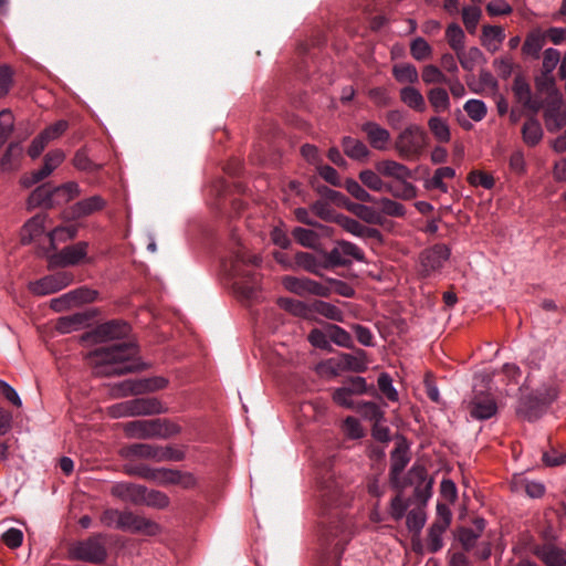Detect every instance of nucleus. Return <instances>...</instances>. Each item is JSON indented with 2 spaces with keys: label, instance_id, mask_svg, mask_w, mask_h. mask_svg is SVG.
Segmentation results:
<instances>
[{
  "label": "nucleus",
  "instance_id": "1",
  "mask_svg": "<svg viewBox=\"0 0 566 566\" xmlns=\"http://www.w3.org/2000/svg\"><path fill=\"white\" fill-rule=\"evenodd\" d=\"M136 346L133 343H118L111 347H102L92 352L88 356L97 375L116 376L135 370L132 359L136 355Z\"/></svg>",
  "mask_w": 566,
  "mask_h": 566
},
{
  "label": "nucleus",
  "instance_id": "2",
  "mask_svg": "<svg viewBox=\"0 0 566 566\" xmlns=\"http://www.w3.org/2000/svg\"><path fill=\"white\" fill-rule=\"evenodd\" d=\"M375 168L382 177L391 178L396 181L395 184L387 182L388 192L392 197L401 200H411L417 197L418 189L410 182L412 171L406 165L392 159H385L377 161Z\"/></svg>",
  "mask_w": 566,
  "mask_h": 566
},
{
  "label": "nucleus",
  "instance_id": "3",
  "mask_svg": "<svg viewBox=\"0 0 566 566\" xmlns=\"http://www.w3.org/2000/svg\"><path fill=\"white\" fill-rule=\"evenodd\" d=\"M123 429L133 439H167L181 432V427L168 419L129 421L123 424Z\"/></svg>",
  "mask_w": 566,
  "mask_h": 566
},
{
  "label": "nucleus",
  "instance_id": "4",
  "mask_svg": "<svg viewBox=\"0 0 566 566\" xmlns=\"http://www.w3.org/2000/svg\"><path fill=\"white\" fill-rule=\"evenodd\" d=\"M427 134L421 126L409 124L397 136L395 149L403 159H418L427 146Z\"/></svg>",
  "mask_w": 566,
  "mask_h": 566
},
{
  "label": "nucleus",
  "instance_id": "5",
  "mask_svg": "<svg viewBox=\"0 0 566 566\" xmlns=\"http://www.w3.org/2000/svg\"><path fill=\"white\" fill-rule=\"evenodd\" d=\"M135 473L163 486L179 485L184 489H191L197 484V479L192 473L174 469L142 467Z\"/></svg>",
  "mask_w": 566,
  "mask_h": 566
},
{
  "label": "nucleus",
  "instance_id": "6",
  "mask_svg": "<svg viewBox=\"0 0 566 566\" xmlns=\"http://www.w3.org/2000/svg\"><path fill=\"white\" fill-rule=\"evenodd\" d=\"M39 255L49 261V268H64L78 264L87 255V243L78 242L73 245L65 247L60 252L46 248H39Z\"/></svg>",
  "mask_w": 566,
  "mask_h": 566
},
{
  "label": "nucleus",
  "instance_id": "7",
  "mask_svg": "<svg viewBox=\"0 0 566 566\" xmlns=\"http://www.w3.org/2000/svg\"><path fill=\"white\" fill-rule=\"evenodd\" d=\"M70 556L73 559L99 564L107 556L104 537L98 534L85 541L74 543L70 547Z\"/></svg>",
  "mask_w": 566,
  "mask_h": 566
},
{
  "label": "nucleus",
  "instance_id": "8",
  "mask_svg": "<svg viewBox=\"0 0 566 566\" xmlns=\"http://www.w3.org/2000/svg\"><path fill=\"white\" fill-rule=\"evenodd\" d=\"M450 258V249L444 244H436L420 254L419 274L422 277L434 276Z\"/></svg>",
  "mask_w": 566,
  "mask_h": 566
},
{
  "label": "nucleus",
  "instance_id": "9",
  "mask_svg": "<svg viewBox=\"0 0 566 566\" xmlns=\"http://www.w3.org/2000/svg\"><path fill=\"white\" fill-rule=\"evenodd\" d=\"M98 293L95 290L82 286L64 293L50 301V307L55 312H64L85 303H92L97 300Z\"/></svg>",
  "mask_w": 566,
  "mask_h": 566
},
{
  "label": "nucleus",
  "instance_id": "10",
  "mask_svg": "<svg viewBox=\"0 0 566 566\" xmlns=\"http://www.w3.org/2000/svg\"><path fill=\"white\" fill-rule=\"evenodd\" d=\"M74 281V276L70 272H57L51 275L41 277L40 280L29 283V290L38 296H44L56 293Z\"/></svg>",
  "mask_w": 566,
  "mask_h": 566
},
{
  "label": "nucleus",
  "instance_id": "11",
  "mask_svg": "<svg viewBox=\"0 0 566 566\" xmlns=\"http://www.w3.org/2000/svg\"><path fill=\"white\" fill-rule=\"evenodd\" d=\"M282 285L291 293L300 296H329L332 290L326 285L307 277L284 276Z\"/></svg>",
  "mask_w": 566,
  "mask_h": 566
},
{
  "label": "nucleus",
  "instance_id": "12",
  "mask_svg": "<svg viewBox=\"0 0 566 566\" xmlns=\"http://www.w3.org/2000/svg\"><path fill=\"white\" fill-rule=\"evenodd\" d=\"M81 195L78 184L74 181L66 182L62 186L55 187L53 190H45L43 187L34 190L30 197L33 200H40L41 198L48 199L50 202L48 206L66 203Z\"/></svg>",
  "mask_w": 566,
  "mask_h": 566
},
{
  "label": "nucleus",
  "instance_id": "13",
  "mask_svg": "<svg viewBox=\"0 0 566 566\" xmlns=\"http://www.w3.org/2000/svg\"><path fill=\"white\" fill-rule=\"evenodd\" d=\"M116 528L147 535H155L159 531L158 524L129 511H119Z\"/></svg>",
  "mask_w": 566,
  "mask_h": 566
},
{
  "label": "nucleus",
  "instance_id": "14",
  "mask_svg": "<svg viewBox=\"0 0 566 566\" xmlns=\"http://www.w3.org/2000/svg\"><path fill=\"white\" fill-rule=\"evenodd\" d=\"M106 206V201L98 195L77 201L70 208L62 211L61 217L65 221L88 217Z\"/></svg>",
  "mask_w": 566,
  "mask_h": 566
},
{
  "label": "nucleus",
  "instance_id": "15",
  "mask_svg": "<svg viewBox=\"0 0 566 566\" xmlns=\"http://www.w3.org/2000/svg\"><path fill=\"white\" fill-rule=\"evenodd\" d=\"M544 117L548 132H556L566 125V103L563 102L560 94H555V97L547 102Z\"/></svg>",
  "mask_w": 566,
  "mask_h": 566
},
{
  "label": "nucleus",
  "instance_id": "16",
  "mask_svg": "<svg viewBox=\"0 0 566 566\" xmlns=\"http://www.w3.org/2000/svg\"><path fill=\"white\" fill-rule=\"evenodd\" d=\"M129 326L119 321H111L98 325L94 332L93 337L98 343H106L115 339H120L127 336Z\"/></svg>",
  "mask_w": 566,
  "mask_h": 566
},
{
  "label": "nucleus",
  "instance_id": "17",
  "mask_svg": "<svg viewBox=\"0 0 566 566\" xmlns=\"http://www.w3.org/2000/svg\"><path fill=\"white\" fill-rule=\"evenodd\" d=\"M329 260L334 264H347L352 260L363 261L364 252L354 243L348 241H340L331 251Z\"/></svg>",
  "mask_w": 566,
  "mask_h": 566
},
{
  "label": "nucleus",
  "instance_id": "18",
  "mask_svg": "<svg viewBox=\"0 0 566 566\" xmlns=\"http://www.w3.org/2000/svg\"><path fill=\"white\" fill-rule=\"evenodd\" d=\"M512 90L517 101L523 104L524 107L528 108L533 113H538L542 108V102L539 99L532 98L531 86L523 76L517 75L514 78Z\"/></svg>",
  "mask_w": 566,
  "mask_h": 566
},
{
  "label": "nucleus",
  "instance_id": "19",
  "mask_svg": "<svg viewBox=\"0 0 566 566\" xmlns=\"http://www.w3.org/2000/svg\"><path fill=\"white\" fill-rule=\"evenodd\" d=\"M133 417L154 416L168 411V408L157 398H136L130 400Z\"/></svg>",
  "mask_w": 566,
  "mask_h": 566
},
{
  "label": "nucleus",
  "instance_id": "20",
  "mask_svg": "<svg viewBox=\"0 0 566 566\" xmlns=\"http://www.w3.org/2000/svg\"><path fill=\"white\" fill-rule=\"evenodd\" d=\"M46 220V214H36L29 219L20 232L22 244H29L43 237L45 232Z\"/></svg>",
  "mask_w": 566,
  "mask_h": 566
},
{
  "label": "nucleus",
  "instance_id": "21",
  "mask_svg": "<svg viewBox=\"0 0 566 566\" xmlns=\"http://www.w3.org/2000/svg\"><path fill=\"white\" fill-rule=\"evenodd\" d=\"M127 459H145L159 462V446L150 443H134L120 450Z\"/></svg>",
  "mask_w": 566,
  "mask_h": 566
},
{
  "label": "nucleus",
  "instance_id": "22",
  "mask_svg": "<svg viewBox=\"0 0 566 566\" xmlns=\"http://www.w3.org/2000/svg\"><path fill=\"white\" fill-rule=\"evenodd\" d=\"M361 130L366 134L371 147L378 150H385L390 140V133L375 122H367L361 125Z\"/></svg>",
  "mask_w": 566,
  "mask_h": 566
},
{
  "label": "nucleus",
  "instance_id": "23",
  "mask_svg": "<svg viewBox=\"0 0 566 566\" xmlns=\"http://www.w3.org/2000/svg\"><path fill=\"white\" fill-rule=\"evenodd\" d=\"M410 461L409 448L405 442L397 444L391 452L390 478L392 485H398V479Z\"/></svg>",
  "mask_w": 566,
  "mask_h": 566
},
{
  "label": "nucleus",
  "instance_id": "24",
  "mask_svg": "<svg viewBox=\"0 0 566 566\" xmlns=\"http://www.w3.org/2000/svg\"><path fill=\"white\" fill-rule=\"evenodd\" d=\"M92 316L87 312H78L57 319L55 328L62 334H69L86 327Z\"/></svg>",
  "mask_w": 566,
  "mask_h": 566
},
{
  "label": "nucleus",
  "instance_id": "25",
  "mask_svg": "<svg viewBox=\"0 0 566 566\" xmlns=\"http://www.w3.org/2000/svg\"><path fill=\"white\" fill-rule=\"evenodd\" d=\"M497 407L491 396H475L471 401L470 415L476 420H486L496 413Z\"/></svg>",
  "mask_w": 566,
  "mask_h": 566
},
{
  "label": "nucleus",
  "instance_id": "26",
  "mask_svg": "<svg viewBox=\"0 0 566 566\" xmlns=\"http://www.w3.org/2000/svg\"><path fill=\"white\" fill-rule=\"evenodd\" d=\"M260 279L256 274H239L235 273V291L245 300L256 297Z\"/></svg>",
  "mask_w": 566,
  "mask_h": 566
},
{
  "label": "nucleus",
  "instance_id": "27",
  "mask_svg": "<svg viewBox=\"0 0 566 566\" xmlns=\"http://www.w3.org/2000/svg\"><path fill=\"white\" fill-rule=\"evenodd\" d=\"M399 97L407 107L416 112L423 113L427 109L424 96L415 85L402 86L399 91Z\"/></svg>",
  "mask_w": 566,
  "mask_h": 566
},
{
  "label": "nucleus",
  "instance_id": "28",
  "mask_svg": "<svg viewBox=\"0 0 566 566\" xmlns=\"http://www.w3.org/2000/svg\"><path fill=\"white\" fill-rule=\"evenodd\" d=\"M338 358L342 364L340 368H343L344 371L363 373L368 366L366 353L364 350L343 353Z\"/></svg>",
  "mask_w": 566,
  "mask_h": 566
},
{
  "label": "nucleus",
  "instance_id": "29",
  "mask_svg": "<svg viewBox=\"0 0 566 566\" xmlns=\"http://www.w3.org/2000/svg\"><path fill=\"white\" fill-rule=\"evenodd\" d=\"M505 39L503 28L499 25H484L482 29L481 43L489 52H496Z\"/></svg>",
  "mask_w": 566,
  "mask_h": 566
},
{
  "label": "nucleus",
  "instance_id": "30",
  "mask_svg": "<svg viewBox=\"0 0 566 566\" xmlns=\"http://www.w3.org/2000/svg\"><path fill=\"white\" fill-rule=\"evenodd\" d=\"M395 80L403 86H411L419 82V73L411 63H398L392 66Z\"/></svg>",
  "mask_w": 566,
  "mask_h": 566
},
{
  "label": "nucleus",
  "instance_id": "31",
  "mask_svg": "<svg viewBox=\"0 0 566 566\" xmlns=\"http://www.w3.org/2000/svg\"><path fill=\"white\" fill-rule=\"evenodd\" d=\"M546 33L541 29L532 30L524 41L522 51L525 55L537 59L545 44Z\"/></svg>",
  "mask_w": 566,
  "mask_h": 566
},
{
  "label": "nucleus",
  "instance_id": "32",
  "mask_svg": "<svg viewBox=\"0 0 566 566\" xmlns=\"http://www.w3.org/2000/svg\"><path fill=\"white\" fill-rule=\"evenodd\" d=\"M543 136L544 132L542 125L536 118L531 117L524 123L522 127V137L523 142L527 146H536L543 139Z\"/></svg>",
  "mask_w": 566,
  "mask_h": 566
},
{
  "label": "nucleus",
  "instance_id": "33",
  "mask_svg": "<svg viewBox=\"0 0 566 566\" xmlns=\"http://www.w3.org/2000/svg\"><path fill=\"white\" fill-rule=\"evenodd\" d=\"M76 233L77 227L74 224L56 227L46 234L49 245L45 248L55 251L59 242H65L73 239Z\"/></svg>",
  "mask_w": 566,
  "mask_h": 566
},
{
  "label": "nucleus",
  "instance_id": "34",
  "mask_svg": "<svg viewBox=\"0 0 566 566\" xmlns=\"http://www.w3.org/2000/svg\"><path fill=\"white\" fill-rule=\"evenodd\" d=\"M427 97L436 113H444L450 109V96L446 88L432 87L428 91Z\"/></svg>",
  "mask_w": 566,
  "mask_h": 566
},
{
  "label": "nucleus",
  "instance_id": "35",
  "mask_svg": "<svg viewBox=\"0 0 566 566\" xmlns=\"http://www.w3.org/2000/svg\"><path fill=\"white\" fill-rule=\"evenodd\" d=\"M336 220L344 230L356 237H374L379 233L378 230L367 228L357 220L346 216H339Z\"/></svg>",
  "mask_w": 566,
  "mask_h": 566
},
{
  "label": "nucleus",
  "instance_id": "36",
  "mask_svg": "<svg viewBox=\"0 0 566 566\" xmlns=\"http://www.w3.org/2000/svg\"><path fill=\"white\" fill-rule=\"evenodd\" d=\"M455 54L461 66L467 71H473L483 60V53L476 46L469 48L468 50L463 48Z\"/></svg>",
  "mask_w": 566,
  "mask_h": 566
},
{
  "label": "nucleus",
  "instance_id": "37",
  "mask_svg": "<svg viewBox=\"0 0 566 566\" xmlns=\"http://www.w3.org/2000/svg\"><path fill=\"white\" fill-rule=\"evenodd\" d=\"M142 485L130 483H117L112 488V494L123 501L140 503L139 492Z\"/></svg>",
  "mask_w": 566,
  "mask_h": 566
},
{
  "label": "nucleus",
  "instance_id": "38",
  "mask_svg": "<svg viewBox=\"0 0 566 566\" xmlns=\"http://www.w3.org/2000/svg\"><path fill=\"white\" fill-rule=\"evenodd\" d=\"M139 497L140 503H144L148 506L165 509L169 505V497L164 492L157 490H148L142 486Z\"/></svg>",
  "mask_w": 566,
  "mask_h": 566
},
{
  "label": "nucleus",
  "instance_id": "39",
  "mask_svg": "<svg viewBox=\"0 0 566 566\" xmlns=\"http://www.w3.org/2000/svg\"><path fill=\"white\" fill-rule=\"evenodd\" d=\"M536 554L547 566H566L564 552L551 545L538 548Z\"/></svg>",
  "mask_w": 566,
  "mask_h": 566
},
{
  "label": "nucleus",
  "instance_id": "40",
  "mask_svg": "<svg viewBox=\"0 0 566 566\" xmlns=\"http://www.w3.org/2000/svg\"><path fill=\"white\" fill-rule=\"evenodd\" d=\"M382 175L379 174L376 169H365L359 172V179L364 186L369 188L373 191H386L388 192L387 182L382 180Z\"/></svg>",
  "mask_w": 566,
  "mask_h": 566
},
{
  "label": "nucleus",
  "instance_id": "41",
  "mask_svg": "<svg viewBox=\"0 0 566 566\" xmlns=\"http://www.w3.org/2000/svg\"><path fill=\"white\" fill-rule=\"evenodd\" d=\"M343 148L345 154L355 160L365 159L369 155L367 146L363 142L352 137H344Z\"/></svg>",
  "mask_w": 566,
  "mask_h": 566
},
{
  "label": "nucleus",
  "instance_id": "42",
  "mask_svg": "<svg viewBox=\"0 0 566 566\" xmlns=\"http://www.w3.org/2000/svg\"><path fill=\"white\" fill-rule=\"evenodd\" d=\"M428 126L434 138L440 143H449L451 139L450 127L446 119L439 116H432L428 120Z\"/></svg>",
  "mask_w": 566,
  "mask_h": 566
},
{
  "label": "nucleus",
  "instance_id": "43",
  "mask_svg": "<svg viewBox=\"0 0 566 566\" xmlns=\"http://www.w3.org/2000/svg\"><path fill=\"white\" fill-rule=\"evenodd\" d=\"M373 203L378 206L381 213L389 217H403L406 214V208L398 201H395L387 197L374 198Z\"/></svg>",
  "mask_w": 566,
  "mask_h": 566
},
{
  "label": "nucleus",
  "instance_id": "44",
  "mask_svg": "<svg viewBox=\"0 0 566 566\" xmlns=\"http://www.w3.org/2000/svg\"><path fill=\"white\" fill-rule=\"evenodd\" d=\"M455 171L451 167H440L438 168L432 178L426 182V188L428 189H439L442 192L448 191V186L443 182L444 178H453Z\"/></svg>",
  "mask_w": 566,
  "mask_h": 566
},
{
  "label": "nucleus",
  "instance_id": "45",
  "mask_svg": "<svg viewBox=\"0 0 566 566\" xmlns=\"http://www.w3.org/2000/svg\"><path fill=\"white\" fill-rule=\"evenodd\" d=\"M292 234L301 245L306 248H316L319 242V235H323L321 231L318 233L315 230L301 227L295 228Z\"/></svg>",
  "mask_w": 566,
  "mask_h": 566
},
{
  "label": "nucleus",
  "instance_id": "46",
  "mask_svg": "<svg viewBox=\"0 0 566 566\" xmlns=\"http://www.w3.org/2000/svg\"><path fill=\"white\" fill-rule=\"evenodd\" d=\"M446 36L450 48L457 53L464 48L465 43V34L461 27L457 23H451L448 25L446 31Z\"/></svg>",
  "mask_w": 566,
  "mask_h": 566
},
{
  "label": "nucleus",
  "instance_id": "47",
  "mask_svg": "<svg viewBox=\"0 0 566 566\" xmlns=\"http://www.w3.org/2000/svg\"><path fill=\"white\" fill-rule=\"evenodd\" d=\"M313 310L321 314L322 316L335 321V322H343L344 321V313L340 308L335 306L334 304L324 302V301H315L313 303Z\"/></svg>",
  "mask_w": 566,
  "mask_h": 566
},
{
  "label": "nucleus",
  "instance_id": "48",
  "mask_svg": "<svg viewBox=\"0 0 566 566\" xmlns=\"http://www.w3.org/2000/svg\"><path fill=\"white\" fill-rule=\"evenodd\" d=\"M463 109L468 114V116L474 120V122H481L488 113V107L482 99L478 98H471L468 99L464 105Z\"/></svg>",
  "mask_w": 566,
  "mask_h": 566
},
{
  "label": "nucleus",
  "instance_id": "49",
  "mask_svg": "<svg viewBox=\"0 0 566 566\" xmlns=\"http://www.w3.org/2000/svg\"><path fill=\"white\" fill-rule=\"evenodd\" d=\"M446 523H433L428 533V546L431 552L436 553L443 546L442 535L447 531Z\"/></svg>",
  "mask_w": 566,
  "mask_h": 566
},
{
  "label": "nucleus",
  "instance_id": "50",
  "mask_svg": "<svg viewBox=\"0 0 566 566\" xmlns=\"http://www.w3.org/2000/svg\"><path fill=\"white\" fill-rule=\"evenodd\" d=\"M535 84L539 93L547 94L548 99L555 97V94H559L555 87V80L551 72L542 71V74L536 77Z\"/></svg>",
  "mask_w": 566,
  "mask_h": 566
},
{
  "label": "nucleus",
  "instance_id": "51",
  "mask_svg": "<svg viewBox=\"0 0 566 566\" xmlns=\"http://www.w3.org/2000/svg\"><path fill=\"white\" fill-rule=\"evenodd\" d=\"M111 395L114 398H123L129 395H142L139 391L138 380H124L115 384L111 388Z\"/></svg>",
  "mask_w": 566,
  "mask_h": 566
},
{
  "label": "nucleus",
  "instance_id": "52",
  "mask_svg": "<svg viewBox=\"0 0 566 566\" xmlns=\"http://www.w3.org/2000/svg\"><path fill=\"white\" fill-rule=\"evenodd\" d=\"M327 332L329 335V342H333L337 346L350 348L353 346V339L348 332L337 325H328Z\"/></svg>",
  "mask_w": 566,
  "mask_h": 566
},
{
  "label": "nucleus",
  "instance_id": "53",
  "mask_svg": "<svg viewBox=\"0 0 566 566\" xmlns=\"http://www.w3.org/2000/svg\"><path fill=\"white\" fill-rule=\"evenodd\" d=\"M421 77L424 84H447L448 77L436 65L428 64L422 69Z\"/></svg>",
  "mask_w": 566,
  "mask_h": 566
},
{
  "label": "nucleus",
  "instance_id": "54",
  "mask_svg": "<svg viewBox=\"0 0 566 566\" xmlns=\"http://www.w3.org/2000/svg\"><path fill=\"white\" fill-rule=\"evenodd\" d=\"M410 53L417 61H423L431 56L432 48L423 38H416L410 43Z\"/></svg>",
  "mask_w": 566,
  "mask_h": 566
},
{
  "label": "nucleus",
  "instance_id": "55",
  "mask_svg": "<svg viewBox=\"0 0 566 566\" xmlns=\"http://www.w3.org/2000/svg\"><path fill=\"white\" fill-rule=\"evenodd\" d=\"M427 522V514L423 509L411 510L407 514V527L410 532L419 534Z\"/></svg>",
  "mask_w": 566,
  "mask_h": 566
},
{
  "label": "nucleus",
  "instance_id": "56",
  "mask_svg": "<svg viewBox=\"0 0 566 566\" xmlns=\"http://www.w3.org/2000/svg\"><path fill=\"white\" fill-rule=\"evenodd\" d=\"M22 154V147L18 143L9 145L6 154L1 159V167L3 170H11L15 168V161Z\"/></svg>",
  "mask_w": 566,
  "mask_h": 566
},
{
  "label": "nucleus",
  "instance_id": "57",
  "mask_svg": "<svg viewBox=\"0 0 566 566\" xmlns=\"http://www.w3.org/2000/svg\"><path fill=\"white\" fill-rule=\"evenodd\" d=\"M345 188L355 199L359 201H374V197L358 181L354 179H347L345 182Z\"/></svg>",
  "mask_w": 566,
  "mask_h": 566
},
{
  "label": "nucleus",
  "instance_id": "58",
  "mask_svg": "<svg viewBox=\"0 0 566 566\" xmlns=\"http://www.w3.org/2000/svg\"><path fill=\"white\" fill-rule=\"evenodd\" d=\"M481 18V9L478 7H465L462 10V19L467 30L474 33Z\"/></svg>",
  "mask_w": 566,
  "mask_h": 566
},
{
  "label": "nucleus",
  "instance_id": "59",
  "mask_svg": "<svg viewBox=\"0 0 566 566\" xmlns=\"http://www.w3.org/2000/svg\"><path fill=\"white\" fill-rule=\"evenodd\" d=\"M186 457L184 449L171 446H159V462H178Z\"/></svg>",
  "mask_w": 566,
  "mask_h": 566
},
{
  "label": "nucleus",
  "instance_id": "60",
  "mask_svg": "<svg viewBox=\"0 0 566 566\" xmlns=\"http://www.w3.org/2000/svg\"><path fill=\"white\" fill-rule=\"evenodd\" d=\"M355 409L366 419L378 422L382 418V412L375 402L366 401L355 406Z\"/></svg>",
  "mask_w": 566,
  "mask_h": 566
},
{
  "label": "nucleus",
  "instance_id": "61",
  "mask_svg": "<svg viewBox=\"0 0 566 566\" xmlns=\"http://www.w3.org/2000/svg\"><path fill=\"white\" fill-rule=\"evenodd\" d=\"M296 264L302 266L304 270L312 272V273H318L319 270V262L317 259L308 253V252H298L295 255Z\"/></svg>",
  "mask_w": 566,
  "mask_h": 566
},
{
  "label": "nucleus",
  "instance_id": "62",
  "mask_svg": "<svg viewBox=\"0 0 566 566\" xmlns=\"http://www.w3.org/2000/svg\"><path fill=\"white\" fill-rule=\"evenodd\" d=\"M468 180L472 186H480L484 189H491L494 186V178L490 174L480 170L470 172Z\"/></svg>",
  "mask_w": 566,
  "mask_h": 566
},
{
  "label": "nucleus",
  "instance_id": "63",
  "mask_svg": "<svg viewBox=\"0 0 566 566\" xmlns=\"http://www.w3.org/2000/svg\"><path fill=\"white\" fill-rule=\"evenodd\" d=\"M14 126V116L10 109L0 112V139L6 140Z\"/></svg>",
  "mask_w": 566,
  "mask_h": 566
},
{
  "label": "nucleus",
  "instance_id": "64",
  "mask_svg": "<svg viewBox=\"0 0 566 566\" xmlns=\"http://www.w3.org/2000/svg\"><path fill=\"white\" fill-rule=\"evenodd\" d=\"M378 387L380 391L391 401L398 400V392L392 385L391 377L384 373L378 377Z\"/></svg>",
  "mask_w": 566,
  "mask_h": 566
}]
</instances>
